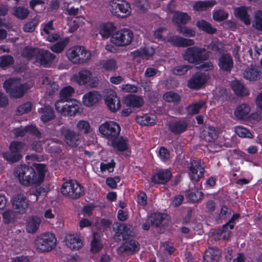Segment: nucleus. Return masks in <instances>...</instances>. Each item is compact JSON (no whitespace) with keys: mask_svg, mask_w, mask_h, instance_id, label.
<instances>
[{"mask_svg":"<svg viewBox=\"0 0 262 262\" xmlns=\"http://www.w3.org/2000/svg\"><path fill=\"white\" fill-rule=\"evenodd\" d=\"M33 166L21 164L16 167L14 175L21 185L25 186H39L44 181L48 171L47 165L45 163H34Z\"/></svg>","mask_w":262,"mask_h":262,"instance_id":"1","label":"nucleus"},{"mask_svg":"<svg viewBox=\"0 0 262 262\" xmlns=\"http://www.w3.org/2000/svg\"><path fill=\"white\" fill-rule=\"evenodd\" d=\"M134 235L133 226L128 224L120 223L117 227L114 239L117 242H120L122 239L124 241V251L134 254L139 251L140 246L138 241L132 238Z\"/></svg>","mask_w":262,"mask_h":262,"instance_id":"2","label":"nucleus"},{"mask_svg":"<svg viewBox=\"0 0 262 262\" xmlns=\"http://www.w3.org/2000/svg\"><path fill=\"white\" fill-rule=\"evenodd\" d=\"M69 61L75 64L86 62L91 58V52L83 46H76L69 48L66 53Z\"/></svg>","mask_w":262,"mask_h":262,"instance_id":"3","label":"nucleus"},{"mask_svg":"<svg viewBox=\"0 0 262 262\" xmlns=\"http://www.w3.org/2000/svg\"><path fill=\"white\" fill-rule=\"evenodd\" d=\"M60 191L64 196L73 200H77L84 194V187L74 180L64 182L60 188Z\"/></svg>","mask_w":262,"mask_h":262,"instance_id":"4","label":"nucleus"},{"mask_svg":"<svg viewBox=\"0 0 262 262\" xmlns=\"http://www.w3.org/2000/svg\"><path fill=\"white\" fill-rule=\"evenodd\" d=\"M3 88L11 97L15 98L22 97L28 89L26 83H20L14 78L6 79L3 83Z\"/></svg>","mask_w":262,"mask_h":262,"instance_id":"5","label":"nucleus"},{"mask_svg":"<svg viewBox=\"0 0 262 262\" xmlns=\"http://www.w3.org/2000/svg\"><path fill=\"white\" fill-rule=\"evenodd\" d=\"M205 51L206 49L204 48L195 46L189 47L186 50L184 58L189 62L197 66L199 63L209 59L210 52Z\"/></svg>","mask_w":262,"mask_h":262,"instance_id":"6","label":"nucleus"},{"mask_svg":"<svg viewBox=\"0 0 262 262\" xmlns=\"http://www.w3.org/2000/svg\"><path fill=\"white\" fill-rule=\"evenodd\" d=\"M81 106L80 102L75 99L65 103H61V101H56L55 104L57 112L68 116H74L80 114L82 111Z\"/></svg>","mask_w":262,"mask_h":262,"instance_id":"7","label":"nucleus"},{"mask_svg":"<svg viewBox=\"0 0 262 262\" xmlns=\"http://www.w3.org/2000/svg\"><path fill=\"white\" fill-rule=\"evenodd\" d=\"M56 241L54 234L47 232L37 237L35 241V245L37 249L41 252H49L55 247Z\"/></svg>","mask_w":262,"mask_h":262,"instance_id":"8","label":"nucleus"},{"mask_svg":"<svg viewBox=\"0 0 262 262\" xmlns=\"http://www.w3.org/2000/svg\"><path fill=\"white\" fill-rule=\"evenodd\" d=\"M24 146V143L21 141L11 142L9 145V151L3 152V157L9 163L18 162L22 158L21 153Z\"/></svg>","mask_w":262,"mask_h":262,"instance_id":"9","label":"nucleus"},{"mask_svg":"<svg viewBox=\"0 0 262 262\" xmlns=\"http://www.w3.org/2000/svg\"><path fill=\"white\" fill-rule=\"evenodd\" d=\"M134 37V34L132 31L124 28L113 34L111 41L117 46L125 47L132 43Z\"/></svg>","mask_w":262,"mask_h":262,"instance_id":"10","label":"nucleus"},{"mask_svg":"<svg viewBox=\"0 0 262 262\" xmlns=\"http://www.w3.org/2000/svg\"><path fill=\"white\" fill-rule=\"evenodd\" d=\"M99 131L103 137L110 141L118 138L121 127L115 121H106L99 126Z\"/></svg>","mask_w":262,"mask_h":262,"instance_id":"11","label":"nucleus"},{"mask_svg":"<svg viewBox=\"0 0 262 262\" xmlns=\"http://www.w3.org/2000/svg\"><path fill=\"white\" fill-rule=\"evenodd\" d=\"M111 7L112 13L117 17L125 18L131 13L130 5L124 0H113Z\"/></svg>","mask_w":262,"mask_h":262,"instance_id":"12","label":"nucleus"},{"mask_svg":"<svg viewBox=\"0 0 262 262\" xmlns=\"http://www.w3.org/2000/svg\"><path fill=\"white\" fill-rule=\"evenodd\" d=\"M205 172L204 163L201 159L191 160L187 167V173L191 181L198 182L203 177Z\"/></svg>","mask_w":262,"mask_h":262,"instance_id":"13","label":"nucleus"},{"mask_svg":"<svg viewBox=\"0 0 262 262\" xmlns=\"http://www.w3.org/2000/svg\"><path fill=\"white\" fill-rule=\"evenodd\" d=\"M60 131L62 139L67 145L75 147L81 143L80 135L73 130L62 126Z\"/></svg>","mask_w":262,"mask_h":262,"instance_id":"14","label":"nucleus"},{"mask_svg":"<svg viewBox=\"0 0 262 262\" xmlns=\"http://www.w3.org/2000/svg\"><path fill=\"white\" fill-rule=\"evenodd\" d=\"M171 171L168 168H160L154 172L150 178V181L154 184L165 185L172 178Z\"/></svg>","mask_w":262,"mask_h":262,"instance_id":"15","label":"nucleus"},{"mask_svg":"<svg viewBox=\"0 0 262 262\" xmlns=\"http://www.w3.org/2000/svg\"><path fill=\"white\" fill-rule=\"evenodd\" d=\"M11 202L13 209L19 214L25 213L28 209L29 201L23 194H17L14 195Z\"/></svg>","mask_w":262,"mask_h":262,"instance_id":"16","label":"nucleus"},{"mask_svg":"<svg viewBox=\"0 0 262 262\" xmlns=\"http://www.w3.org/2000/svg\"><path fill=\"white\" fill-rule=\"evenodd\" d=\"M207 80V79L205 74L196 72L192 75L189 79L187 86L190 89L198 90L205 84Z\"/></svg>","mask_w":262,"mask_h":262,"instance_id":"17","label":"nucleus"},{"mask_svg":"<svg viewBox=\"0 0 262 262\" xmlns=\"http://www.w3.org/2000/svg\"><path fill=\"white\" fill-rule=\"evenodd\" d=\"M217 65L221 71L230 73L234 65L233 60L230 54L223 53L218 58Z\"/></svg>","mask_w":262,"mask_h":262,"instance_id":"18","label":"nucleus"},{"mask_svg":"<svg viewBox=\"0 0 262 262\" xmlns=\"http://www.w3.org/2000/svg\"><path fill=\"white\" fill-rule=\"evenodd\" d=\"M55 58L56 56L48 50L39 51L36 57V62L44 67H49Z\"/></svg>","mask_w":262,"mask_h":262,"instance_id":"19","label":"nucleus"},{"mask_svg":"<svg viewBox=\"0 0 262 262\" xmlns=\"http://www.w3.org/2000/svg\"><path fill=\"white\" fill-rule=\"evenodd\" d=\"M105 102L108 108L112 112H116L121 107L120 101L115 92L113 91L107 92Z\"/></svg>","mask_w":262,"mask_h":262,"instance_id":"20","label":"nucleus"},{"mask_svg":"<svg viewBox=\"0 0 262 262\" xmlns=\"http://www.w3.org/2000/svg\"><path fill=\"white\" fill-rule=\"evenodd\" d=\"M188 126V123L186 120L181 119L171 122L168 129L175 136H178L186 131Z\"/></svg>","mask_w":262,"mask_h":262,"instance_id":"21","label":"nucleus"},{"mask_svg":"<svg viewBox=\"0 0 262 262\" xmlns=\"http://www.w3.org/2000/svg\"><path fill=\"white\" fill-rule=\"evenodd\" d=\"M66 244L72 250H78L83 246L81 237L77 234H69L66 236Z\"/></svg>","mask_w":262,"mask_h":262,"instance_id":"22","label":"nucleus"},{"mask_svg":"<svg viewBox=\"0 0 262 262\" xmlns=\"http://www.w3.org/2000/svg\"><path fill=\"white\" fill-rule=\"evenodd\" d=\"M167 41L171 45L177 47H186L194 45L193 39L185 38L180 36L172 35L167 38Z\"/></svg>","mask_w":262,"mask_h":262,"instance_id":"23","label":"nucleus"},{"mask_svg":"<svg viewBox=\"0 0 262 262\" xmlns=\"http://www.w3.org/2000/svg\"><path fill=\"white\" fill-rule=\"evenodd\" d=\"M101 98V95L97 91H90L83 96V104L86 106H92L97 103Z\"/></svg>","mask_w":262,"mask_h":262,"instance_id":"24","label":"nucleus"},{"mask_svg":"<svg viewBox=\"0 0 262 262\" xmlns=\"http://www.w3.org/2000/svg\"><path fill=\"white\" fill-rule=\"evenodd\" d=\"M124 103L127 105L135 108H140L143 105L142 97L134 94H129L124 98Z\"/></svg>","mask_w":262,"mask_h":262,"instance_id":"25","label":"nucleus"},{"mask_svg":"<svg viewBox=\"0 0 262 262\" xmlns=\"http://www.w3.org/2000/svg\"><path fill=\"white\" fill-rule=\"evenodd\" d=\"M219 132L214 127H205L201 133V138L206 142H212L217 138Z\"/></svg>","mask_w":262,"mask_h":262,"instance_id":"26","label":"nucleus"},{"mask_svg":"<svg viewBox=\"0 0 262 262\" xmlns=\"http://www.w3.org/2000/svg\"><path fill=\"white\" fill-rule=\"evenodd\" d=\"M38 112L41 114L40 120L44 123L50 121L55 117L53 108L49 105L38 109Z\"/></svg>","mask_w":262,"mask_h":262,"instance_id":"27","label":"nucleus"},{"mask_svg":"<svg viewBox=\"0 0 262 262\" xmlns=\"http://www.w3.org/2000/svg\"><path fill=\"white\" fill-rule=\"evenodd\" d=\"M191 19L190 16L186 12H176L173 15L172 22L178 26L185 25Z\"/></svg>","mask_w":262,"mask_h":262,"instance_id":"28","label":"nucleus"},{"mask_svg":"<svg viewBox=\"0 0 262 262\" xmlns=\"http://www.w3.org/2000/svg\"><path fill=\"white\" fill-rule=\"evenodd\" d=\"M220 256V252L218 249L211 247L206 251L203 258L205 262H218Z\"/></svg>","mask_w":262,"mask_h":262,"instance_id":"29","label":"nucleus"},{"mask_svg":"<svg viewBox=\"0 0 262 262\" xmlns=\"http://www.w3.org/2000/svg\"><path fill=\"white\" fill-rule=\"evenodd\" d=\"M116 27L112 23H103L99 26V33L103 38H109L114 30Z\"/></svg>","mask_w":262,"mask_h":262,"instance_id":"30","label":"nucleus"},{"mask_svg":"<svg viewBox=\"0 0 262 262\" xmlns=\"http://www.w3.org/2000/svg\"><path fill=\"white\" fill-rule=\"evenodd\" d=\"M231 88L234 93L240 97H245L249 94L248 90L244 84L239 80H234L231 83Z\"/></svg>","mask_w":262,"mask_h":262,"instance_id":"31","label":"nucleus"},{"mask_svg":"<svg viewBox=\"0 0 262 262\" xmlns=\"http://www.w3.org/2000/svg\"><path fill=\"white\" fill-rule=\"evenodd\" d=\"M74 92V89L70 85L63 87L59 93L60 99L57 101H61V103H65L68 101H70V100H72L71 97Z\"/></svg>","mask_w":262,"mask_h":262,"instance_id":"32","label":"nucleus"},{"mask_svg":"<svg viewBox=\"0 0 262 262\" xmlns=\"http://www.w3.org/2000/svg\"><path fill=\"white\" fill-rule=\"evenodd\" d=\"M250 110L248 104L243 103L236 106L234 111V114L237 118L244 120L248 116Z\"/></svg>","mask_w":262,"mask_h":262,"instance_id":"33","label":"nucleus"},{"mask_svg":"<svg viewBox=\"0 0 262 262\" xmlns=\"http://www.w3.org/2000/svg\"><path fill=\"white\" fill-rule=\"evenodd\" d=\"M235 16L243 21L246 25H250V18L246 7L241 6L236 8L234 10Z\"/></svg>","mask_w":262,"mask_h":262,"instance_id":"34","label":"nucleus"},{"mask_svg":"<svg viewBox=\"0 0 262 262\" xmlns=\"http://www.w3.org/2000/svg\"><path fill=\"white\" fill-rule=\"evenodd\" d=\"M101 238L97 232L93 233V238L91 242V251L94 253L99 252L103 248Z\"/></svg>","mask_w":262,"mask_h":262,"instance_id":"35","label":"nucleus"},{"mask_svg":"<svg viewBox=\"0 0 262 262\" xmlns=\"http://www.w3.org/2000/svg\"><path fill=\"white\" fill-rule=\"evenodd\" d=\"M111 145L113 148L119 151H125L128 149V145L127 138H123L122 137L117 139H112Z\"/></svg>","mask_w":262,"mask_h":262,"instance_id":"36","label":"nucleus"},{"mask_svg":"<svg viewBox=\"0 0 262 262\" xmlns=\"http://www.w3.org/2000/svg\"><path fill=\"white\" fill-rule=\"evenodd\" d=\"M261 74V72L258 67H251L245 71L244 77L250 81H255L260 79Z\"/></svg>","mask_w":262,"mask_h":262,"instance_id":"37","label":"nucleus"},{"mask_svg":"<svg viewBox=\"0 0 262 262\" xmlns=\"http://www.w3.org/2000/svg\"><path fill=\"white\" fill-rule=\"evenodd\" d=\"M156 117L151 114H145L142 116H137L136 121L138 123L144 126H152L156 123Z\"/></svg>","mask_w":262,"mask_h":262,"instance_id":"38","label":"nucleus"},{"mask_svg":"<svg viewBox=\"0 0 262 262\" xmlns=\"http://www.w3.org/2000/svg\"><path fill=\"white\" fill-rule=\"evenodd\" d=\"M165 220V214L161 212L151 213L149 217V223L151 226L159 227Z\"/></svg>","mask_w":262,"mask_h":262,"instance_id":"39","label":"nucleus"},{"mask_svg":"<svg viewBox=\"0 0 262 262\" xmlns=\"http://www.w3.org/2000/svg\"><path fill=\"white\" fill-rule=\"evenodd\" d=\"M29 14L30 11L24 6H16L13 8L12 14L19 19H25Z\"/></svg>","mask_w":262,"mask_h":262,"instance_id":"40","label":"nucleus"},{"mask_svg":"<svg viewBox=\"0 0 262 262\" xmlns=\"http://www.w3.org/2000/svg\"><path fill=\"white\" fill-rule=\"evenodd\" d=\"M91 76V73L90 71L88 70H81L76 76V80L79 85H85L89 82Z\"/></svg>","mask_w":262,"mask_h":262,"instance_id":"41","label":"nucleus"},{"mask_svg":"<svg viewBox=\"0 0 262 262\" xmlns=\"http://www.w3.org/2000/svg\"><path fill=\"white\" fill-rule=\"evenodd\" d=\"M40 223L39 218L36 216L31 217L27 222L26 229L29 233H34L36 232L39 228Z\"/></svg>","mask_w":262,"mask_h":262,"instance_id":"42","label":"nucleus"},{"mask_svg":"<svg viewBox=\"0 0 262 262\" xmlns=\"http://www.w3.org/2000/svg\"><path fill=\"white\" fill-rule=\"evenodd\" d=\"M196 26L199 29L209 34H214L216 31V29L212 27L209 23L203 19L198 20L196 23Z\"/></svg>","mask_w":262,"mask_h":262,"instance_id":"43","label":"nucleus"},{"mask_svg":"<svg viewBox=\"0 0 262 262\" xmlns=\"http://www.w3.org/2000/svg\"><path fill=\"white\" fill-rule=\"evenodd\" d=\"M163 98L166 102L173 103L174 104H178L181 99L180 95L173 91L165 93L163 95Z\"/></svg>","mask_w":262,"mask_h":262,"instance_id":"44","label":"nucleus"},{"mask_svg":"<svg viewBox=\"0 0 262 262\" xmlns=\"http://www.w3.org/2000/svg\"><path fill=\"white\" fill-rule=\"evenodd\" d=\"M69 41L70 39L68 37H66L52 45L50 47V49L53 52L60 53L64 50L66 46L69 43Z\"/></svg>","mask_w":262,"mask_h":262,"instance_id":"45","label":"nucleus"},{"mask_svg":"<svg viewBox=\"0 0 262 262\" xmlns=\"http://www.w3.org/2000/svg\"><path fill=\"white\" fill-rule=\"evenodd\" d=\"M101 69L104 71L113 72L118 68L117 62L114 59H108L101 61Z\"/></svg>","mask_w":262,"mask_h":262,"instance_id":"46","label":"nucleus"},{"mask_svg":"<svg viewBox=\"0 0 262 262\" xmlns=\"http://www.w3.org/2000/svg\"><path fill=\"white\" fill-rule=\"evenodd\" d=\"M14 62L13 57L10 55H3L0 56V68L3 70L13 65Z\"/></svg>","mask_w":262,"mask_h":262,"instance_id":"47","label":"nucleus"},{"mask_svg":"<svg viewBox=\"0 0 262 262\" xmlns=\"http://www.w3.org/2000/svg\"><path fill=\"white\" fill-rule=\"evenodd\" d=\"M215 4V1H198L195 3L193 8L198 11H205L207 8L213 7Z\"/></svg>","mask_w":262,"mask_h":262,"instance_id":"48","label":"nucleus"},{"mask_svg":"<svg viewBox=\"0 0 262 262\" xmlns=\"http://www.w3.org/2000/svg\"><path fill=\"white\" fill-rule=\"evenodd\" d=\"M239 213H234L232 215L230 220L225 224L222 226V232H226L227 231L228 227L230 230H232L234 228L235 224L236 221L238 220L240 217Z\"/></svg>","mask_w":262,"mask_h":262,"instance_id":"49","label":"nucleus"},{"mask_svg":"<svg viewBox=\"0 0 262 262\" xmlns=\"http://www.w3.org/2000/svg\"><path fill=\"white\" fill-rule=\"evenodd\" d=\"M155 53V51L152 48H148L146 47L140 48L139 49L134 51L135 56L141 57H151Z\"/></svg>","mask_w":262,"mask_h":262,"instance_id":"50","label":"nucleus"},{"mask_svg":"<svg viewBox=\"0 0 262 262\" xmlns=\"http://www.w3.org/2000/svg\"><path fill=\"white\" fill-rule=\"evenodd\" d=\"M235 132L237 136L242 138L252 139L253 135L247 128L242 126H238L235 128Z\"/></svg>","mask_w":262,"mask_h":262,"instance_id":"51","label":"nucleus"},{"mask_svg":"<svg viewBox=\"0 0 262 262\" xmlns=\"http://www.w3.org/2000/svg\"><path fill=\"white\" fill-rule=\"evenodd\" d=\"M37 48L32 47H25L22 52V56L27 60L32 59L36 54Z\"/></svg>","mask_w":262,"mask_h":262,"instance_id":"52","label":"nucleus"},{"mask_svg":"<svg viewBox=\"0 0 262 262\" xmlns=\"http://www.w3.org/2000/svg\"><path fill=\"white\" fill-rule=\"evenodd\" d=\"M32 104L31 102H27L19 105L16 111V114L21 115L24 114L28 113L31 111Z\"/></svg>","mask_w":262,"mask_h":262,"instance_id":"53","label":"nucleus"},{"mask_svg":"<svg viewBox=\"0 0 262 262\" xmlns=\"http://www.w3.org/2000/svg\"><path fill=\"white\" fill-rule=\"evenodd\" d=\"M204 104L205 103L203 101L193 103L187 106V111L189 114H197Z\"/></svg>","mask_w":262,"mask_h":262,"instance_id":"54","label":"nucleus"},{"mask_svg":"<svg viewBox=\"0 0 262 262\" xmlns=\"http://www.w3.org/2000/svg\"><path fill=\"white\" fill-rule=\"evenodd\" d=\"M177 31L186 37H193L195 36V32L190 28L186 26H178Z\"/></svg>","mask_w":262,"mask_h":262,"instance_id":"55","label":"nucleus"},{"mask_svg":"<svg viewBox=\"0 0 262 262\" xmlns=\"http://www.w3.org/2000/svg\"><path fill=\"white\" fill-rule=\"evenodd\" d=\"M77 127L79 131L83 132L84 134L90 133L92 130L90 124L87 121H79L77 124Z\"/></svg>","mask_w":262,"mask_h":262,"instance_id":"56","label":"nucleus"},{"mask_svg":"<svg viewBox=\"0 0 262 262\" xmlns=\"http://www.w3.org/2000/svg\"><path fill=\"white\" fill-rule=\"evenodd\" d=\"M116 166V163L113 159L106 163L101 162L100 164V169L101 172L108 171V172H113Z\"/></svg>","mask_w":262,"mask_h":262,"instance_id":"57","label":"nucleus"},{"mask_svg":"<svg viewBox=\"0 0 262 262\" xmlns=\"http://www.w3.org/2000/svg\"><path fill=\"white\" fill-rule=\"evenodd\" d=\"M38 24V20L36 18H33L24 25L23 30L26 32H33Z\"/></svg>","mask_w":262,"mask_h":262,"instance_id":"58","label":"nucleus"},{"mask_svg":"<svg viewBox=\"0 0 262 262\" xmlns=\"http://www.w3.org/2000/svg\"><path fill=\"white\" fill-rule=\"evenodd\" d=\"M252 26L256 30L262 31V11L259 10L255 13Z\"/></svg>","mask_w":262,"mask_h":262,"instance_id":"59","label":"nucleus"},{"mask_svg":"<svg viewBox=\"0 0 262 262\" xmlns=\"http://www.w3.org/2000/svg\"><path fill=\"white\" fill-rule=\"evenodd\" d=\"M204 194L202 191L196 190L191 191L188 193V198L193 202H197L201 200L203 197Z\"/></svg>","mask_w":262,"mask_h":262,"instance_id":"60","label":"nucleus"},{"mask_svg":"<svg viewBox=\"0 0 262 262\" xmlns=\"http://www.w3.org/2000/svg\"><path fill=\"white\" fill-rule=\"evenodd\" d=\"M228 16V14L223 10H218L213 13V19L218 21L225 20Z\"/></svg>","mask_w":262,"mask_h":262,"instance_id":"61","label":"nucleus"},{"mask_svg":"<svg viewBox=\"0 0 262 262\" xmlns=\"http://www.w3.org/2000/svg\"><path fill=\"white\" fill-rule=\"evenodd\" d=\"M3 222L8 224L14 220V213L12 210H7L2 213Z\"/></svg>","mask_w":262,"mask_h":262,"instance_id":"62","label":"nucleus"},{"mask_svg":"<svg viewBox=\"0 0 262 262\" xmlns=\"http://www.w3.org/2000/svg\"><path fill=\"white\" fill-rule=\"evenodd\" d=\"M208 47L211 51L215 53H221L223 50V45L219 41H211Z\"/></svg>","mask_w":262,"mask_h":262,"instance_id":"63","label":"nucleus"},{"mask_svg":"<svg viewBox=\"0 0 262 262\" xmlns=\"http://www.w3.org/2000/svg\"><path fill=\"white\" fill-rule=\"evenodd\" d=\"M147 196L146 193L143 191H140L137 195V203L142 207H145L147 205Z\"/></svg>","mask_w":262,"mask_h":262,"instance_id":"64","label":"nucleus"}]
</instances>
